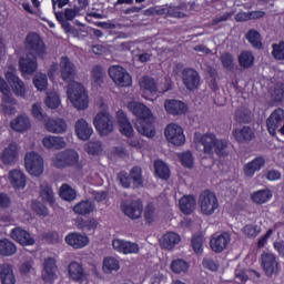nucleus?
<instances>
[{"mask_svg":"<svg viewBox=\"0 0 284 284\" xmlns=\"http://www.w3.org/2000/svg\"><path fill=\"white\" fill-rule=\"evenodd\" d=\"M128 108L134 116L138 118L135 122V129L139 132V134H142L143 136H148V139H153L154 129L152 128V124L150 123V120L152 119V111L145 104L141 102H129Z\"/></svg>","mask_w":284,"mask_h":284,"instance_id":"1","label":"nucleus"},{"mask_svg":"<svg viewBox=\"0 0 284 284\" xmlns=\"http://www.w3.org/2000/svg\"><path fill=\"white\" fill-rule=\"evenodd\" d=\"M195 149L199 152H204L207 156L217 154V156H227V141L216 139L214 133H205L203 135H195Z\"/></svg>","mask_w":284,"mask_h":284,"instance_id":"2","label":"nucleus"},{"mask_svg":"<svg viewBox=\"0 0 284 284\" xmlns=\"http://www.w3.org/2000/svg\"><path fill=\"white\" fill-rule=\"evenodd\" d=\"M98 106L100 112L93 119V124L101 136H108L114 132V116L108 112V104L103 100L98 102Z\"/></svg>","mask_w":284,"mask_h":284,"instance_id":"3","label":"nucleus"},{"mask_svg":"<svg viewBox=\"0 0 284 284\" xmlns=\"http://www.w3.org/2000/svg\"><path fill=\"white\" fill-rule=\"evenodd\" d=\"M69 101L77 110H87L90 101L85 88L79 82H71L67 90Z\"/></svg>","mask_w":284,"mask_h":284,"instance_id":"4","label":"nucleus"},{"mask_svg":"<svg viewBox=\"0 0 284 284\" xmlns=\"http://www.w3.org/2000/svg\"><path fill=\"white\" fill-rule=\"evenodd\" d=\"M51 163L58 170L74 168V165H79V153L72 149L60 151L52 156Z\"/></svg>","mask_w":284,"mask_h":284,"instance_id":"5","label":"nucleus"},{"mask_svg":"<svg viewBox=\"0 0 284 284\" xmlns=\"http://www.w3.org/2000/svg\"><path fill=\"white\" fill-rule=\"evenodd\" d=\"M197 204L203 216H212L219 210V199L214 192L206 190L199 195Z\"/></svg>","mask_w":284,"mask_h":284,"instance_id":"6","label":"nucleus"},{"mask_svg":"<svg viewBox=\"0 0 284 284\" xmlns=\"http://www.w3.org/2000/svg\"><path fill=\"white\" fill-rule=\"evenodd\" d=\"M24 45L28 54L36 57H43L45 54V43L37 32L27 34Z\"/></svg>","mask_w":284,"mask_h":284,"instance_id":"7","label":"nucleus"},{"mask_svg":"<svg viewBox=\"0 0 284 284\" xmlns=\"http://www.w3.org/2000/svg\"><path fill=\"white\" fill-rule=\"evenodd\" d=\"M24 168L31 176L43 174V158L37 152H28L24 156Z\"/></svg>","mask_w":284,"mask_h":284,"instance_id":"8","label":"nucleus"},{"mask_svg":"<svg viewBox=\"0 0 284 284\" xmlns=\"http://www.w3.org/2000/svg\"><path fill=\"white\" fill-rule=\"evenodd\" d=\"M59 72H60V78L62 81L65 83H77L74 81L77 77V65L70 58L68 57H61L60 58V63H59Z\"/></svg>","mask_w":284,"mask_h":284,"instance_id":"9","label":"nucleus"},{"mask_svg":"<svg viewBox=\"0 0 284 284\" xmlns=\"http://www.w3.org/2000/svg\"><path fill=\"white\" fill-rule=\"evenodd\" d=\"M109 77L112 79L113 83L120 85V88H130V85H132V77L121 65L111 67L109 69Z\"/></svg>","mask_w":284,"mask_h":284,"instance_id":"10","label":"nucleus"},{"mask_svg":"<svg viewBox=\"0 0 284 284\" xmlns=\"http://www.w3.org/2000/svg\"><path fill=\"white\" fill-rule=\"evenodd\" d=\"M165 138L172 145H183L185 143V134L183 128L176 123H171L165 128Z\"/></svg>","mask_w":284,"mask_h":284,"instance_id":"11","label":"nucleus"},{"mask_svg":"<svg viewBox=\"0 0 284 284\" xmlns=\"http://www.w3.org/2000/svg\"><path fill=\"white\" fill-rule=\"evenodd\" d=\"M182 81L186 90H199V85H201V75L197 70L186 68L182 71Z\"/></svg>","mask_w":284,"mask_h":284,"instance_id":"12","label":"nucleus"},{"mask_svg":"<svg viewBox=\"0 0 284 284\" xmlns=\"http://www.w3.org/2000/svg\"><path fill=\"white\" fill-rule=\"evenodd\" d=\"M262 267L266 276H274L280 271L278 262L274 253L264 252L261 255Z\"/></svg>","mask_w":284,"mask_h":284,"instance_id":"13","label":"nucleus"},{"mask_svg":"<svg viewBox=\"0 0 284 284\" xmlns=\"http://www.w3.org/2000/svg\"><path fill=\"white\" fill-rule=\"evenodd\" d=\"M284 123V110L276 109L266 120V125L270 134L272 136L276 135V130H281V126Z\"/></svg>","mask_w":284,"mask_h":284,"instance_id":"14","label":"nucleus"},{"mask_svg":"<svg viewBox=\"0 0 284 284\" xmlns=\"http://www.w3.org/2000/svg\"><path fill=\"white\" fill-rule=\"evenodd\" d=\"M44 128L51 134H63L68 130V123L61 118H49L44 120Z\"/></svg>","mask_w":284,"mask_h":284,"instance_id":"15","label":"nucleus"},{"mask_svg":"<svg viewBox=\"0 0 284 284\" xmlns=\"http://www.w3.org/2000/svg\"><path fill=\"white\" fill-rule=\"evenodd\" d=\"M1 161L4 165H14L19 161V145L10 143L1 153Z\"/></svg>","mask_w":284,"mask_h":284,"instance_id":"16","label":"nucleus"},{"mask_svg":"<svg viewBox=\"0 0 284 284\" xmlns=\"http://www.w3.org/2000/svg\"><path fill=\"white\" fill-rule=\"evenodd\" d=\"M116 121L119 125V130L123 136L130 139V136H134V129L132 128V123H130V119L123 110H119L116 112Z\"/></svg>","mask_w":284,"mask_h":284,"instance_id":"17","label":"nucleus"},{"mask_svg":"<svg viewBox=\"0 0 284 284\" xmlns=\"http://www.w3.org/2000/svg\"><path fill=\"white\" fill-rule=\"evenodd\" d=\"M10 237L23 246L34 245L36 243L34 237H32L28 231L21 227L13 229L10 233Z\"/></svg>","mask_w":284,"mask_h":284,"instance_id":"18","label":"nucleus"},{"mask_svg":"<svg viewBox=\"0 0 284 284\" xmlns=\"http://www.w3.org/2000/svg\"><path fill=\"white\" fill-rule=\"evenodd\" d=\"M6 79L11 85L16 97H26V83H23V81L19 79L14 72L8 71L6 73Z\"/></svg>","mask_w":284,"mask_h":284,"instance_id":"19","label":"nucleus"},{"mask_svg":"<svg viewBox=\"0 0 284 284\" xmlns=\"http://www.w3.org/2000/svg\"><path fill=\"white\" fill-rule=\"evenodd\" d=\"M122 212H124L125 216L129 219H141V214H143V204L141 201H132L129 204H122Z\"/></svg>","mask_w":284,"mask_h":284,"instance_id":"20","label":"nucleus"},{"mask_svg":"<svg viewBox=\"0 0 284 284\" xmlns=\"http://www.w3.org/2000/svg\"><path fill=\"white\" fill-rule=\"evenodd\" d=\"M42 278L47 283H51L57 278V260L52 257L44 258Z\"/></svg>","mask_w":284,"mask_h":284,"instance_id":"21","label":"nucleus"},{"mask_svg":"<svg viewBox=\"0 0 284 284\" xmlns=\"http://www.w3.org/2000/svg\"><path fill=\"white\" fill-rule=\"evenodd\" d=\"M10 125L16 132H28V130L32 128V121L30 120V116H28V114L22 113L13 119Z\"/></svg>","mask_w":284,"mask_h":284,"instance_id":"22","label":"nucleus"},{"mask_svg":"<svg viewBox=\"0 0 284 284\" xmlns=\"http://www.w3.org/2000/svg\"><path fill=\"white\" fill-rule=\"evenodd\" d=\"M164 108L168 114H171L172 116H181V114H185V111L187 110L185 103L180 100H165Z\"/></svg>","mask_w":284,"mask_h":284,"instance_id":"23","label":"nucleus"},{"mask_svg":"<svg viewBox=\"0 0 284 284\" xmlns=\"http://www.w3.org/2000/svg\"><path fill=\"white\" fill-rule=\"evenodd\" d=\"M42 144L47 150H63L68 148V143L63 136L48 135L42 139Z\"/></svg>","mask_w":284,"mask_h":284,"instance_id":"24","label":"nucleus"},{"mask_svg":"<svg viewBox=\"0 0 284 284\" xmlns=\"http://www.w3.org/2000/svg\"><path fill=\"white\" fill-rule=\"evenodd\" d=\"M20 70L24 74H33V72H37V55L27 53L26 58H21Z\"/></svg>","mask_w":284,"mask_h":284,"instance_id":"25","label":"nucleus"},{"mask_svg":"<svg viewBox=\"0 0 284 284\" xmlns=\"http://www.w3.org/2000/svg\"><path fill=\"white\" fill-rule=\"evenodd\" d=\"M231 237L227 233H222L211 240V250L217 254L230 245Z\"/></svg>","mask_w":284,"mask_h":284,"instance_id":"26","label":"nucleus"},{"mask_svg":"<svg viewBox=\"0 0 284 284\" xmlns=\"http://www.w3.org/2000/svg\"><path fill=\"white\" fill-rule=\"evenodd\" d=\"M92 126L88 124L84 119H80L75 122V134L81 141H88L92 136Z\"/></svg>","mask_w":284,"mask_h":284,"instance_id":"27","label":"nucleus"},{"mask_svg":"<svg viewBox=\"0 0 284 284\" xmlns=\"http://www.w3.org/2000/svg\"><path fill=\"white\" fill-rule=\"evenodd\" d=\"M181 243V236L174 232L165 233L160 240V245L163 250H174Z\"/></svg>","mask_w":284,"mask_h":284,"instance_id":"28","label":"nucleus"},{"mask_svg":"<svg viewBox=\"0 0 284 284\" xmlns=\"http://www.w3.org/2000/svg\"><path fill=\"white\" fill-rule=\"evenodd\" d=\"M9 181L16 190H23L26 187V174L21 170H11L9 172Z\"/></svg>","mask_w":284,"mask_h":284,"instance_id":"29","label":"nucleus"},{"mask_svg":"<svg viewBox=\"0 0 284 284\" xmlns=\"http://www.w3.org/2000/svg\"><path fill=\"white\" fill-rule=\"evenodd\" d=\"M65 241L68 245H71L74 250H81V247H85L89 243L88 236L81 233H71L65 237Z\"/></svg>","mask_w":284,"mask_h":284,"instance_id":"30","label":"nucleus"},{"mask_svg":"<svg viewBox=\"0 0 284 284\" xmlns=\"http://www.w3.org/2000/svg\"><path fill=\"white\" fill-rule=\"evenodd\" d=\"M69 275L73 281L78 283H83V281L88 280V274L83 271V266L77 262H72L69 265Z\"/></svg>","mask_w":284,"mask_h":284,"instance_id":"31","label":"nucleus"},{"mask_svg":"<svg viewBox=\"0 0 284 284\" xmlns=\"http://www.w3.org/2000/svg\"><path fill=\"white\" fill-rule=\"evenodd\" d=\"M0 281L2 284H14L17 283V277L14 276V271L10 264H0Z\"/></svg>","mask_w":284,"mask_h":284,"instance_id":"32","label":"nucleus"},{"mask_svg":"<svg viewBox=\"0 0 284 284\" xmlns=\"http://www.w3.org/2000/svg\"><path fill=\"white\" fill-rule=\"evenodd\" d=\"M140 88L144 94H156V92H159V84L156 83V80L148 75L141 79Z\"/></svg>","mask_w":284,"mask_h":284,"instance_id":"33","label":"nucleus"},{"mask_svg":"<svg viewBox=\"0 0 284 284\" xmlns=\"http://www.w3.org/2000/svg\"><path fill=\"white\" fill-rule=\"evenodd\" d=\"M233 136L239 143H247L254 139V131L250 126L233 130Z\"/></svg>","mask_w":284,"mask_h":284,"instance_id":"34","label":"nucleus"},{"mask_svg":"<svg viewBox=\"0 0 284 284\" xmlns=\"http://www.w3.org/2000/svg\"><path fill=\"white\" fill-rule=\"evenodd\" d=\"M17 99H14L10 93H6L2 97L1 110L3 114H17Z\"/></svg>","mask_w":284,"mask_h":284,"instance_id":"35","label":"nucleus"},{"mask_svg":"<svg viewBox=\"0 0 284 284\" xmlns=\"http://www.w3.org/2000/svg\"><path fill=\"white\" fill-rule=\"evenodd\" d=\"M180 210L183 214H192L196 210V197L192 195H184L180 200Z\"/></svg>","mask_w":284,"mask_h":284,"instance_id":"36","label":"nucleus"},{"mask_svg":"<svg viewBox=\"0 0 284 284\" xmlns=\"http://www.w3.org/2000/svg\"><path fill=\"white\" fill-rule=\"evenodd\" d=\"M265 166V159L256 158L252 162H248L244 166L245 176H252L255 172H258L262 168Z\"/></svg>","mask_w":284,"mask_h":284,"instance_id":"37","label":"nucleus"},{"mask_svg":"<svg viewBox=\"0 0 284 284\" xmlns=\"http://www.w3.org/2000/svg\"><path fill=\"white\" fill-rule=\"evenodd\" d=\"M245 39L251 43L252 48H255V50H261V48H263V38L257 30L250 29L245 34Z\"/></svg>","mask_w":284,"mask_h":284,"instance_id":"38","label":"nucleus"},{"mask_svg":"<svg viewBox=\"0 0 284 284\" xmlns=\"http://www.w3.org/2000/svg\"><path fill=\"white\" fill-rule=\"evenodd\" d=\"M17 254V245L14 242L2 239L0 240V255L1 256H14Z\"/></svg>","mask_w":284,"mask_h":284,"instance_id":"39","label":"nucleus"},{"mask_svg":"<svg viewBox=\"0 0 284 284\" xmlns=\"http://www.w3.org/2000/svg\"><path fill=\"white\" fill-rule=\"evenodd\" d=\"M73 212L80 216H85L87 214H92L94 212V203L91 201H81L73 206Z\"/></svg>","mask_w":284,"mask_h":284,"instance_id":"40","label":"nucleus"},{"mask_svg":"<svg viewBox=\"0 0 284 284\" xmlns=\"http://www.w3.org/2000/svg\"><path fill=\"white\" fill-rule=\"evenodd\" d=\"M40 196L43 201L52 205L54 203V191L48 182H42L40 185Z\"/></svg>","mask_w":284,"mask_h":284,"instance_id":"41","label":"nucleus"},{"mask_svg":"<svg viewBox=\"0 0 284 284\" xmlns=\"http://www.w3.org/2000/svg\"><path fill=\"white\" fill-rule=\"evenodd\" d=\"M170 268L174 274H185L190 270V264L183 258L173 260Z\"/></svg>","mask_w":284,"mask_h":284,"instance_id":"42","label":"nucleus"},{"mask_svg":"<svg viewBox=\"0 0 284 284\" xmlns=\"http://www.w3.org/2000/svg\"><path fill=\"white\" fill-rule=\"evenodd\" d=\"M272 197V191L270 190H260L252 194V201L257 205H263V203H267Z\"/></svg>","mask_w":284,"mask_h":284,"instance_id":"43","label":"nucleus"},{"mask_svg":"<svg viewBox=\"0 0 284 284\" xmlns=\"http://www.w3.org/2000/svg\"><path fill=\"white\" fill-rule=\"evenodd\" d=\"M234 119L237 123H250L252 121V111L241 106L235 111Z\"/></svg>","mask_w":284,"mask_h":284,"instance_id":"44","label":"nucleus"},{"mask_svg":"<svg viewBox=\"0 0 284 284\" xmlns=\"http://www.w3.org/2000/svg\"><path fill=\"white\" fill-rule=\"evenodd\" d=\"M154 169H155V174L160 179L168 180L170 179V168L165 162L158 160L154 162Z\"/></svg>","mask_w":284,"mask_h":284,"instance_id":"45","label":"nucleus"},{"mask_svg":"<svg viewBox=\"0 0 284 284\" xmlns=\"http://www.w3.org/2000/svg\"><path fill=\"white\" fill-rule=\"evenodd\" d=\"M262 232L261 225L258 224H246L242 229V233L246 235L247 239H256Z\"/></svg>","mask_w":284,"mask_h":284,"instance_id":"46","label":"nucleus"},{"mask_svg":"<svg viewBox=\"0 0 284 284\" xmlns=\"http://www.w3.org/2000/svg\"><path fill=\"white\" fill-rule=\"evenodd\" d=\"M119 261L114 257H105L103 261V271L105 274H112V272L119 271Z\"/></svg>","mask_w":284,"mask_h":284,"instance_id":"47","label":"nucleus"},{"mask_svg":"<svg viewBox=\"0 0 284 284\" xmlns=\"http://www.w3.org/2000/svg\"><path fill=\"white\" fill-rule=\"evenodd\" d=\"M60 196L63 201H74V199H77V191L68 184H62L60 187Z\"/></svg>","mask_w":284,"mask_h":284,"instance_id":"48","label":"nucleus"},{"mask_svg":"<svg viewBox=\"0 0 284 284\" xmlns=\"http://www.w3.org/2000/svg\"><path fill=\"white\" fill-rule=\"evenodd\" d=\"M239 63L242 68H252L254 65V55L250 51H243L239 55Z\"/></svg>","mask_w":284,"mask_h":284,"instance_id":"49","label":"nucleus"},{"mask_svg":"<svg viewBox=\"0 0 284 284\" xmlns=\"http://www.w3.org/2000/svg\"><path fill=\"white\" fill-rule=\"evenodd\" d=\"M131 181H133L134 187H142L143 186V176L141 175V168L134 166L130 174Z\"/></svg>","mask_w":284,"mask_h":284,"instance_id":"50","label":"nucleus"},{"mask_svg":"<svg viewBox=\"0 0 284 284\" xmlns=\"http://www.w3.org/2000/svg\"><path fill=\"white\" fill-rule=\"evenodd\" d=\"M33 85H36L37 90L43 92V90L48 88V75H45L44 73H38L33 78Z\"/></svg>","mask_w":284,"mask_h":284,"instance_id":"51","label":"nucleus"},{"mask_svg":"<svg viewBox=\"0 0 284 284\" xmlns=\"http://www.w3.org/2000/svg\"><path fill=\"white\" fill-rule=\"evenodd\" d=\"M91 77L93 81H95V83L101 85V83L103 82V79H105V71H103V67L101 65L93 67V69L91 70Z\"/></svg>","mask_w":284,"mask_h":284,"instance_id":"52","label":"nucleus"},{"mask_svg":"<svg viewBox=\"0 0 284 284\" xmlns=\"http://www.w3.org/2000/svg\"><path fill=\"white\" fill-rule=\"evenodd\" d=\"M271 94L274 99V101H283L284 99V83L278 82L274 85L273 90L271 91Z\"/></svg>","mask_w":284,"mask_h":284,"instance_id":"53","label":"nucleus"},{"mask_svg":"<svg viewBox=\"0 0 284 284\" xmlns=\"http://www.w3.org/2000/svg\"><path fill=\"white\" fill-rule=\"evenodd\" d=\"M61 103L59 99V94L57 93H49L45 100V105H48L51 110H57Z\"/></svg>","mask_w":284,"mask_h":284,"instance_id":"54","label":"nucleus"},{"mask_svg":"<svg viewBox=\"0 0 284 284\" xmlns=\"http://www.w3.org/2000/svg\"><path fill=\"white\" fill-rule=\"evenodd\" d=\"M220 60L225 70L234 69V55H232L231 53H223Z\"/></svg>","mask_w":284,"mask_h":284,"instance_id":"55","label":"nucleus"},{"mask_svg":"<svg viewBox=\"0 0 284 284\" xmlns=\"http://www.w3.org/2000/svg\"><path fill=\"white\" fill-rule=\"evenodd\" d=\"M192 247L195 254H203V236L194 235L192 239Z\"/></svg>","mask_w":284,"mask_h":284,"instance_id":"56","label":"nucleus"},{"mask_svg":"<svg viewBox=\"0 0 284 284\" xmlns=\"http://www.w3.org/2000/svg\"><path fill=\"white\" fill-rule=\"evenodd\" d=\"M88 154H101L103 152V144L101 142H89L87 148Z\"/></svg>","mask_w":284,"mask_h":284,"instance_id":"57","label":"nucleus"},{"mask_svg":"<svg viewBox=\"0 0 284 284\" xmlns=\"http://www.w3.org/2000/svg\"><path fill=\"white\" fill-rule=\"evenodd\" d=\"M156 217V209H154V204H149L144 210V219L148 223H153Z\"/></svg>","mask_w":284,"mask_h":284,"instance_id":"58","label":"nucleus"},{"mask_svg":"<svg viewBox=\"0 0 284 284\" xmlns=\"http://www.w3.org/2000/svg\"><path fill=\"white\" fill-rule=\"evenodd\" d=\"M202 265L205 270H210L211 272H216L219 270V262L214 261L212 257H204Z\"/></svg>","mask_w":284,"mask_h":284,"instance_id":"59","label":"nucleus"},{"mask_svg":"<svg viewBox=\"0 0 284 284\" xmlns=\"http://www.w3.org/2000/svg\"><path fill=\"white\" fill-rule=\"evenodd\" d=\"M273 57L274 59H277V61L284 60V42L273 44Z\"/></svg>","mask_w":284,"mask_h":284,"instance_id":"60","label":"nucleus"},{"mask_svg":"<svg viewBox=\"0 0 284 284\" xmlns=\"http://www.w3.org/2000/svg\"><path fill=\"white\" fill-rule=\"evenodd\" d=\"M180 159H181L182 165H184V168H192V165L194 163V158L192 156V152L187 151L185 153H182Z\"/></svg>","mask_w":284,"mask_h":284,"instance_id":"61","label":"nucleus"},{"mask_svg":"<svg viewBox=\"0 0 284 284\" xmlns=\"http://www.w3.org/2000/svg\"><path fill=\"white\" fill-rule=\"evenodd\" d=\"M32 114L34 119H38V121H43V119H45V114H43V109L41 108V103H34L32 105Z\"/></svg>","mask_w":284,"mask_h":284,"instance_id":"62","label":"nucleus"},{"mask_svg":"<svg viewBox=\"0 0 284 284\" xmlns=\"http://www.w3.org/2000/svg\"><path fill=\"white\" fill-rule=\"evenodd\" d=\"M32 210L38 216H48V207L39 202L32 204Z\"/></svg>","mask_w":284,"mask_h":284,"instance_id":"63","label":"nucleus"},{"mask_svg":"<svg viewBox=\"0 0 284 284\" xmlns=\"http://www.w3.org/2000/svg\"><path fill=\"white\" fill-rule=\"evenodd\" d=\"M118 179L122 187H130L132 183V178L130 176V174L128 175L125 172H120Z\"/></svg>","mask_w":284,"mask_h":284,"instance_id":"64","label":"nucleus"}]
</instances>
